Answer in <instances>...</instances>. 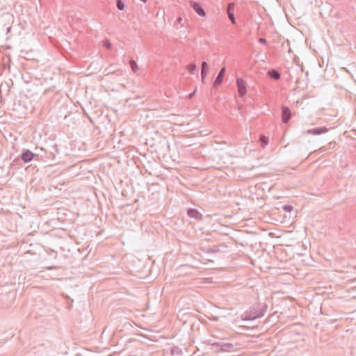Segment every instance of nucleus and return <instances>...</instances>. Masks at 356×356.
Listing matches in <instances>:
<instances>
[{"label":"nucleus","instance_id":"nucleus-20","mask_svg":"<svg viewBox=\"0 0 356 356\" xmlns=\"http://www.w3.org/2000/svg\"><path fill=\"white\" fill-rule=\"evenodd\" d=\"M292 209H293V207L291 205H284L283 206L284 211H287V212H290L292 210Z\"/></svg>","mask_w":356,"mask_h":356},{"label":"nucleus","instance_id":"nucleus-8","mask_svg":"<svg viewBox=\"0 0 356 356\" xmlns=\"http://www.w3.org/2000/svg\"><path fill=\"white\" fill-rule=\"evenodd\" d=\"M189 3H190V6L193 8V9L200 16L204 17L206 15V13L200 3L193 1H190Z\"/></svg>","mask_w":356,"mask_h":356},{"label":"nucleus","instance_id":"nucleus-16","mask_svg":"<svg viewBox=\"0 0 356 356\" xmlns=\"http://www.w3.org/2000/svg\"><path fill=\"white\" fill-rule=\"evenodd\" d=\"M261 146L264 148L268 144V138L265 136H261L259 138Z\"/></svg>","mask_w":356,"mask_h":356},{"label":"nucleus","instance_id":"nucleus-2","mask_svg":"<svg viewBox=\"0 0 356 356\" xmlns=\"http://www.w3.org/2000/svg\"><path fill=\"white\" fill-rule=\"evenodd\" d=\"M222 83V68H221L216 78L213 86L211 88L210 92L212 97H216V99L219 98V95H218V87L221 86Z\"/></svg>","mask_w":356,"mask_h":356},{"label":"nucleus","instance_id":"nucleus-30","mask_svg":"<svg viewBox=\"0 0 356 356\" xmlns=\"http://www.w3.org/2000/svg\"><path fill=\"white\" fill-rule=\"evenodd\" d=\"M143 2H146L147 0H140Z\"/></svg>","mask_w":356,"mask_h":356},{"label":"nucleus","instance_id":"nucleus-3","mask_svg":"<svg viewBox=\"0 0 356 356\" xmlns=\"http://www.w3.org/2000/svg\"><path fill=\"white\" fill-rule=\"evenodd\" d=\"M236 4L234 3H228L227 8H226V13L227 15V17L232 24L236 25V19L235 17V15L236 13Z\"/></svg>","mask_w":356,"mask_h":356},{"label":"nucleus","instance_id":"nucleus-12","mask_svg":"<svg viewBox=\"0 0 356 356\" xmlns=\"http://www.w3.org/2000/svg\"><path fill=\"white\" fill-rule=\"evenodd\" d=\"M187 213L189 217L193 218L196 220H201L202 218V214L196 209H193V208L188 209Z\"/></svg>","mask_w":356,"mask_h":356},{"label":"nucleus","instance_id":"nucleus-33","mask_svg":"<svg viewBox=\"0 0 356 356\" xmlns=\"http://www.w3.org/2000/svg\"><path fill=\"white\" fill-rule=\"evenodd\" d=\"M119 72H120L119 70H117L116 73H118ZM113 73H115V72H113Z\"/></svg>","mask_w":356,"mask_h":356},{"label":"nucleus","instance_id":"nucleus-26","mask_svg":"<svg viewBox=\"0 0 356 356\" xmlns=\"http://www.w3.org/2000/svg\"><path fill=\"white\" fill-rule=\"evenodd\" d=\"M224 356H238V355H228V354H227H227L225 355V354L224 353Z\"/></svg>","mask_w":356,"mask_h":356},{"label":"nucleus","instance_id":"nucleus-6","mask_svg":"<svg viewBox=\"0 0 356 356\" xmlns=\"http://www.w3.org/2000/svg\"><path fill=\"white\" fill-rule=\"evenodd\" d=\"M225 202H224V204ZM238 203H235L232 205H225L224 204V217H231L233 214H234L238 209Z\"/></svg>","mask_w":356,"mask_h":356},{"label":"nucleus","instance_id":"nucleus-19","mask_svg":"<svg viewBox=\"0 0 356 356\" xmlns=\"http://www.w3.org/2000/svg\"><path fill=\"white\" fill-rule=\"evenodd\" d=\"M116 6L120 10H123L125 8V5L122 0H117Z\"/></svg>","mask_w":356,"mask_h":356},{"label":"nucleus","instance_id":"nucleus-4","mask_svg":"<svg viewBox=\"0 0 356 356\" xmlns=\"http://www.w3.org/2000/svg\"><path fill=\"white\" fill-rule=\"evenodd\" d=\"M41 150L44 152V154L41 156H44L49 159H54L56 157V154L59 153L57 145L56 144L51 146L49 149L42 147Z\"/></svg>","mask_w":356,"mask_h":356},{"label":"nucleus","instance_id":"nucleus-17","mask_svg":"<svg viewBox=\"0 0 356 356\" xmlns=\"http://www.w3.org/2000/svg\"><path fill=\"white\" fill-rule=\"evenodd\" d=\"M72 302H73V300H71L70 298L69 297H66L65 298V307L67 309H71L72 307Z\"/></svg>","mask_w":356,"mask_h":356},{"label":"nucleus","instance_id":"nucleus-27","mask_svg":"<svg viewBox=\"0 0 356 356\" xmlns=\"http://www.w3.org/2000/svg\"><path fill=\"white\" fill-rule=\"evenodd\" d=\"M182 20V19L181 17H179L178 18V21L180 22Z\"/></svg>","mask_w":356,"mask_h":356},{"label":"nucleus","instance_id":"nucleus-21","mask_svg":"<svg viewBox=\"0 0 356 356\" xmlns=\"http://www.w3.org/2000/svg\"><path fill=\"white\" fill-rule=\"evenodd\" d=\"M104 46L106 48V49H110L111 47V42L108 41V40H105L104 42Z\"/></svg>","mask_w":356,"mask_h":356},{"label":"nucleus","instance_id":"nucleus-31","mask_svg":"<svg viewBox=\"0 0 356 356\" xmlns=\"http://www.w3.org/2000/svg\"><path fill=\"white\" fill-rule=\"evenodd\" d=\"M209 318H211V317H213V316L211 315V316H207Z\"/></svg>","mask_w":356,"mask_h":356},{"label":"nucleus","instance_id":"nucleus-5","mask_svg":"<svg viewBox=\"0 0 356 356\" xmlns=\"http://www.w3.org/2000/svg\"><path fill=\"white\" fill-rule=\"evenodd\" d=\"M236 86L239 97L243 98L247 93V87L242 78L236 79Z\"/></svg>","mask_w":356,"mask_h":356},{"label":"nucleus","instance_id":"nucleus-10","mask_svg":"<svg viewBox=\"0 0 356 356\" xmlns=\"http://www.w3.org/2000/svg\"><path fill=\"white\" fill-rule=\"evenodd\" d=\"M327 131V129L325 127H320L314 129H310L306 131L307 134L312 135H320Z\"/></svg>","mask_w":356,"mask_h":356},{"label":"nucleus","instance_id":"nucleus-14","mask_svg":"<svg viewBox=\"0 0 356 356\" xmlns=\"http://www.w3.org/2000/svg\"><path fill=\"white\" fill-rule=\"evenodd\" d=\"M129 65H130V67L131 68V70L134 73H136L138 71V67L137 63L134 59H131L129 60Z\"/></svg>","mask_w":356,"mask_h":356},{"label":"nucleus","instance_id":"nucleus-11","mask_svg":"<svg viewBox=\"0 0 356 356\" xmlns=\"http://www.w3.org/2000/svg\"><path fill=\"white\" fill-rule=\"evenodd\" d=\"M209 72V65L206 61L202 63L201 66V79L203 83H205L206 76Z\"/></svg>","mask_w":356,"mask_h":356},{"label":"nucleus","instance_id":"nucleus-13","mask_svg":"<svg viewBox=\"0 0 356 356\" xmlns=\"http://www.w3.org/2000/svg\"><path fill=\"white\" fill-rule=\"evenodd\" d=\"M269 76L274 80H279L281 78L280 73L275 69L270 70L268 72Z\"/></svg>","mask_w":356,"mask_h":356},{"label":"nucleus","instance_id":"nucleus-25","mask_svg":"<svg viewBox=\"0 0 356 356\" xmlns=\"http://www.w3.org/2000/svg\"><path fill=\"white\" fill-rule=\"evenodd\" d=\"M320 150H321V152H323L325 151V150H326V149H325V147H321V148H320Z\"/></svg>","mask_w":356,"mask_h":356},{"label":"nucleus","instance_id":"nucleus-23","mask_svg":"<svg viewBox=\"0 0 356 356\" xmlns=\"http://www.w3.org/2000/svg\"><path fill=\"white\" fill-rule=\"evenodd\" d=\"M223 236H224V242H225L227 240V238H229V234L224 231Z\"/></svg>","mask_w":356,"mask_h":356},{"label":"nucleus","instance_id":"nucleus-18","mask_svg":"<svg viewBox=\"0 0 356 356\" xmlns=\"http://www.w3.org/2000/svg\"><path fill=\"white\" fill-rule=\"evenodd\" d=\"M196 69L197 66L195 63H191L187 66V70L191 74H193Z\"/></svg>","mask_w":356,"mask_h":356},{"label":"nucleus","instance_id":"nucleus-7","mask_svg":"<svg viewBox=\"0 0 356 356\" xmlns=\"http://www.w3.org/2000/svg\"><path fill=\"white\" fill-rule=\"evenodd\" d=\"M291 118V110L289 107L282 106V120L284 124H287Z\"/></svg>","mask_w":356,"mask_h":356},{"label":"nucleus","instance_id":"nucleus-32","mask_svg":"<svg viewBox=\"0 0 356 356\" xmlns=\"http://www.w3.org/2000/svg\"><path fill=\"white\" fill-rule=\"evenodd\" d=\"M231 244L233 245L234 246H236L233 242H232Z\"/></svg>","mask_w":356,"mask_h":356},{"label":"nucleus","instance_id":"nucleus-24","mask_svg":"<svg viewBox=\"0 0 356 356\" xmlns=\"http://www.w3.org/2000/svg\"><path fill=\"white\" fill-rule=\"evenodd\" d=\"M195 92V90H194L192 93L189 94L188 98L191 99L193 97Z\"/></svg>","mask_w":356,"mask_h":356},{"label":"nucleus","instance_id":"nucleus-29","mask_svg":"<svg viewBox=\"0 0 356 356\" xmlns=\"http://www.w3.org/2000/svg\"><path fill=\"white\" fill-rule=\"evenodd\" d=\"M231 282V281H229V280H227V281H225V280H224V283H225V282H226V283H229V282Z\"/></svg>","mask_w":356,"mask_h":356},{"label":"nucleus","instance_id":"nucleus-28","mask_svg":"<svg viewBox=\"0 0 356 356\" xmlns=\"http://www.w3.org/2000/svg\"><path fill=\"white\" fill-rule=\"evenodd\" d=\"M149 309L148 307H147V308H145V309H143V312H145V311H146L147 309Z\"/></svg>","mask_w":356,"mask_h":356},{"label":"nucleus","instance_id":"nucleus-22","mask_svg":"<svg viewBox=\"0 0 356 356\" xmlns=\"http://www.w3.org/2000/svg\"><path fill=\"white\" fill-rule=\"evenodd\" d=\"M259 42L260 43H261V44H267V41H266V40L265 38H260L259 39Z\"/></svg>","mask_w":356,"mask_h":356},{"label":"nucleus","instance_id":"nucleus-15","mask_svg":"<svg viewBox=\"0 0 356 356\" xmlns=\"http://www.w3.org/2000/svg\"><path fill=\"white\" fill-rule=\"evenodd\" d=\"M234 350V345L229 343H224V353H230Z\"/></svg>","mask_w":356,"mask_h":356},{"label":"nucleus","instance_id":"nucleus-1","mask_svg":"<svg viewBox=\"0 0 356 356\" xmlns=\"http://www.w3.org/2000/svg\"><path fill=\"white\" fill-rule=\"evenodd\" d=\"M264 313H243L241 319L246 323L243 327L254 328L258 326L255 320L264 316Z\"/></svg>","mask_w":356,"mask_h":356},{"label":"nucleus","instance_id":"nucleus-9","mask_svg":"<svg viewBox=\"0 0 356 356\" xmlns=\"http://www.w3.org/2000/svg\"><path fill=\"white\" fill-rule=\"evenodd\" d=\"M35 156V154L32 152L29 149H24L23 150L22 154L20 155V159L24 162V163H29L31 161Z\"/></svg>","mask_w":356,"mask_h":356}]
</instances>
